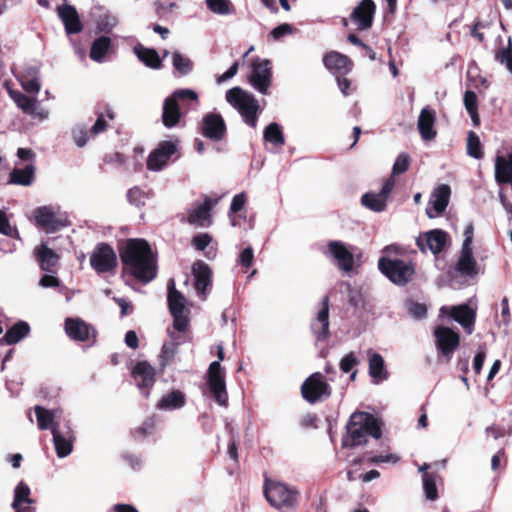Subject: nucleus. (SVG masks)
<instances>
[{
  "instance_id": "1",
  "label": "nucleus",
  "mask_w": 512,
  "mask_h": 512,
  "mask_svg": "<svg viewBox=\"0 0 512 512\" xmlns=\"http://www.w3.org/2000/svg\"><path fill=\"white\" fill-rule=\"evenodd\" d=\"M119 255L125 273L146 284L157 275V260L149 243L140 238L121 243Z\"/></svg>"
},
{
  "instance_id": "2",
  "label": "nucleus",
  "mask_w": 512,
  "mask_h": 512,
  "mask_svg": "<svg viewBox=\"0 0 512 512\" xmlns=\"http://www.w3.org/2000/svg\"><path fill=\"white\" fill-rule=\"evenodd\" d=\"M346 428L347 436L343 439L345 447L361 446L368 442L369 437L378 440L382 435L381 422L367 412L353 413Z\"/></svg>"
},
{
  "instance_id": "3",
  "label": "nucleus",
  "mask_w": 512,
  "mask_h": 512,
  "mask_svg": "<svg viewBox=\"0 0 512 512\" xmlns=\"http://www.w3.org/2000/svg\"><path fill=\"white\" fill-rule=\"evenodd\" d=\"M299 492L284 482L266 480L264 484V496L268 503L280 510L288 511L296 507Z\"/></svg>"
},
{
  "instance_id": "4",
  "label": "nucleus",
  "mask_w": 512,
  "mask_h": 512,
  "mask_svg": "<svg viewBox=\"0 0 512 512\" xmlns=\"http://www.w3.org/2000/svg\"><path fill=\"white\" fill-rule=\"evenodd\" d=\"M226 100L239 112L247 125L252 128L257 126L259 103L254 95L240 87H233L226 92Z\"/></svg>"
},
{
  "instance_id": "5",
  "label": "nucleus",
  "mask_w": 512,
  "mask_h": 512,
  "mask_svg": "<svg viewBox=\"0 0 512 512\" xmlns=\"http://www.w3.org/2000/svg\"><path fill=\"white\" fill-rule=\"evenodd\" d=\"M378 269L392 283L404 286L411 281L415 269L411 261L389 256H381L378 260Z\"/></svg>"
},
{
  "instance_id": "6",
  "label": "nucleus",
  "mask_w": 512,
  "mask_h": 512,
  "mask_svg": "<svg viewBox=\"0 0 512 512\" xmlns=\"http://www.w3.org/2000/svg\"><path fill=\"white\" fill-rule=\"evenodd\" d=\"M218 361H213L207 371V385L216 403L226 407L228 405V393L226 389L225 371L220 361L224 359L223 346L218 345Z\"/></svg>"
},
{
  "instance_id": "7",
  "label": "nucleus",
  "mask_w": 512,
  "mask_h": 512,
  "mask_svg": "<svg viewBox=\"0 0 512 512\" xmlns=\"http://www.w3.org/2000/svg\"><path fill=\"white\" fill-rule=\"evenodd\" d=\"M33 217L36 225L46 233H54L69 225L66 215L58 207L40 206L33 211Z\"/></svg>"
},
{
  "instance_id": "8",
  "label": "nucleus",
  "mask_w": 512,
  "mask_h": 512,
  "mask_svg": "<svg viewBox=\"0 0 512 512\" xmlns=\"http://www.w3.org/2000/svg\"><path fill=\"white\" fill-rule=\"evenodd\" d=\"M301 393L307 402L314 404L328 399L331 395V387L326 382L323 374L316 372L303 382Z\"/></svg>"
},
{
  "instance_id": "9",
  "label": "nucleus",
  "mask_w": 512,
  "mask_h": 512,
  "mask_svg": "<svg viewBox=\"0 0 512 512\" xmlns=\"http://www.w3.org/2000/svg\"><path fill=\"white\" fill-rule=\"evenodd\" d=\"M178 147L179 139L176 137L160 141L147 158V169L154 172L163 170L170 158L178 151Z\"/></svg>"
},
{
  "instance_id": "10",
  "label": "nucleus",
  "mask_w": 512,
  "mask_h": 512,
  "mask_svg": "<svg viewBox=\"0 0 512 512\" xmlns=\"http://www.w3.org/2000/svg\"><path fill=\"white\" fill-rule=\"evenodd\" d=\"M168 305L173 316L174 328L185 331L188 326L186 299L183 294L176 290L174 280H170L168 284Z\"/></svg>"
},
{
  "instance_id": "11",
  "label": "nucleus",
  "mask_w": 512,
  "mask_h": 512,
  "mask_svg": "<svg viewBox=\"0 0 512 512\" xmlns=\"http://www.w3.org/2000/svg\"><path fill=\"white\" fill-rule=\"evenodd\" d=\"M271 63L267 59L255 58L251 62L249 82L253 88L263 95L269 93L272 71Z\"/></svg>"
},
{
  "instance_id": "12",
  "label": "nucleus",
  "mask_w": 512,
  "mask_h": 512,
  "mask_svg": "<svg viewBox=\"0 0 512 512\" xmlns=\"http://www.w3.org/2000/svg\"><path fill=\"white\" fill-rule=\"evenodd\" d=\"M433 334L438 352L449 362L459 347V334L451 328L441 325L435 327Z\"/></svg>"
},
{
  "instance_id": "13",
  "label": "nucleus",
  "mask_w": 512,
  "mask_h": 512,
  "mask_svg": "<svg viewBox=\"0 0 512 512\" xmlns=\"http://www.w3.org/2000/svg\"><path fill=\"white\" fill-rule=\"evenodd\" d=\"M395 179L393 175L383 181L379 192H367L361 197V203L367 209L374 212H383L387 207V200L394 189Z\"/></svg>"
},
{
  "instance_id": "14",
  "label": "nucleus",
  "mask_w": 512,
  "mask_h": 512,
  "mask_svg": "<svg viewBox=\"0 0 512 512\" xmlns=\"http://www.w3.org/2000/svg\"><path fill=\"white\" fill-rule=\"evenodd\" d=\"M52 436L55 451L59 458H65L72 453L76 437L69 420L63 419V425L54 428Z\"/></svg>"
},
{
  "instance_id": "15",
  "label": "nucleus",
  "mask_w": 512,
  "mask_h": 512,
  "mask_svg": "<svg viewBox=\"0 0 512 512\" xmlns=\"http://www.w3.org/2000/svg\"><path fill=\"white\" fill-rule=\"evenodd\" d=\"M327 248L337 267L349 274L354 267V247L342 241L331 240L328 242Z\"/></svg>"
},
{
  "instance_id": "16",
  "label": "nucleus",
  "mask_w": 512,
  "mask_h": 512,
  "mask_svg": "<svg viewBox=\"0 0 512 512\" xmlns=\"http://www.w3.org/2000/svg\"><path fill=\"white\" fill-rule=\"evenodd\" d=\"M90 265L99 274L112 271L117 265L115 251L106 243L98 244L90 256Z\"/></svg>"
},
{
  "instance_id": "17",
  "label": "nucleus",
  "mask_w": 512,
  "mask_h": 512,
  "mask_svg": "<svg viewBox=\"0 0 512 512\" xmlns=\"http://www.w3.org/2000/svg\"><path fill=\"white\" fill-rule=\"evenodd\" d=\"M449 241L447 232L441 229H433L420 234L416 238V245L421 252L431 251L433 254H438L444 250Z\"/></svg>"
},
{
  "instance_id": "18",
  "label": "nucleus",
  "mask_w": 512,
  "mask_h": 512,
  "mask_svg": "<svg viewBox=\"0 0 512 512\" xmlns=\"http://www.w3.org/2000/svg\"><path fill=\"white\" fill-rule=\"evenodd\" d=\"M9 94L15 104L26 114L36 118L39 121H45L49 118V110L41 107L39 101L34 97H29L19 91H9Z\"/></svg>"
},
{
  "instance_id": "19",
  "label": "nucleus",
  "mask_w": 512,
  "mask_h": 512,
  "mask_svg": "<svg viewBox=\"0 0 512 512\" xmlns=\"http://www.w3.org/2000/svg\"><path fill=\"white\" fill-rule=\"evenodd\" d=\"M201 132L204 137L219 142L226 134V124L219 113H207L201 122Z\"/></svg>"
},
{
  "instance_id": "20",
  "label": "nucleus",
  "mask_w": 512,
  "mask_h": 512,
  "mask_svg": "<svg viewBox=\"0 0 512 512\" xmlns=\"http://www.w3.org/2000/svg\"><path fill=\"white\" fill-rule=\"evenodd\" d=\"M451 195V189L446 184L437 186L431 193L430 200L426 208V214L429 218H436L446 210Z\"/></svg>"
},
{
  "instance_id": "21",
  "label": "nucleus",
  "mask_w": 512,
  "mask_h": 512,
  "mask_svg": "<svg viewBox=\"0 0 512 512\" xmlns=\"http://www.w3.org/2000/svg\"><path fill=\"white\" fill-rule=\"evenodd\" d=\"M329 298L324 296L321 307L311 322V330L317 341H324L329 336Z\"/></svg>"
},
{
  "instance_id": "22",
  "label": "nucleus",
  "mask_w": 512,
  "mask_h": 512,
  "mask_svg": "<svg viewBox=\"0 0 512 512\" xmlns=\"http://www.w3.org/2000/svg\"><path fill=\"white\" fill-rule=\"evenodd\" d=\"M132 376L141 393L148 397L149 389L155 382L154 368L146 361L138 362L132 370Z\"/></svg>"
},
{
  "instance_id": "23",
  "label": "nucleus",
  "mask_w": 512,
  "mask_h": 512,
  "mask_svg": "<svg viewBox=\"0 0 512 512\" xmlns=\"http://www.w3.org/2000/svg\"><path fill=\"white\" fill-rule=\"evenodd\" d=\"M22 88L27 93L37 94L41 89L40 67L36 64H26L16 74Z\"/></svg>"
},
{
  "instance_id": "24",
  "label": "nucleus",
  "mask_w": 512,
  "mask_h": 512,
  "mask_svg": "<svg viewBox=\"0 0 512 512\" xmlns=\"http://www.w3.org/2000/svg\"><path fill=\"white\" fill-rule=\"evenodd\" d=\"M441 313L449 312L451 318L458 322L468 334L473 332L476 312L470 308L467 304H461L458 306L442 307Z\"/></svg>"
},
{
  "instance_id": "25",
  "label": "nucleus",
  "mask_w": 512,
  "mask_h": 512,
  "mask_svg": "<svg viewBox=\"0 0 512 512\" xmlns=\"http://www.w3.org/2000/svg\"><path fill=\"white\" fill-rule=\"evenodd\" d=\"M436 113L429 107H424L419 114L417 128L423 141H432L437 136L435 128Z\"/></svg>"
},
{
  "instance_id": "26",
  "label": "nucleus",
  "mask_w": 512,
  "mask_h": 512,
  "mask_svg": "<svg viewBox=\"0 0 512 512\" xmlns=\"http://www.w3.org/2000/svg\"><path fill=\"white\" fill-rule=\"evenodd\" d=\"M375 9L376 7L373 0H362L358 6L354 8L350 19L359 29L366 30L372 25Z\"/></svg>"
},
{
  "instance_id": "27",
  "label": "nucleus",
  "mask_w": 512,
  "mask_h": 512,
  "mask_svg": "<svg viewBox=\"0 0 512 512\" xmlns=\"http://www.w3.org/2000/svg\"><path fill=\"white\" fill-rule=\"evenodd\" d=\"M11 506L15 512H35V500L31 498L30 487L25 482L16 485Z\"/></svg>"
},
{
  "instance_id": "28",
  "label": "nucleus",
  "mask_w": 512,
  "mask_h": 512,
  "mask_svg": "<svg viewBox=\"0 0 512 512\" xmlns=\"http://www.w3.org/2000/svg\"><path fill=\"white\" fill-rule=\"evenodd\" d=\"M192 273L195 279V290L198 296L205 299L211 287L212 272L206 263L198 261L193 264Z\"/></svg>"
},
{
  "instance_id": "29",
  "label": "nucleus",
  "mask_w": 512,
  "mask_h": 512,
  "mask_svg": "<svg viewBox=\"0 0 512 512\" xmlns=\"http://www.w3.org/2000/svg\"><path fill=\"white\" fill-rule=\"evenodd\" d=\"M34 411L36 414L37 425L40 430H50L51 433H53L54 428L63 425V421H61V409L49 410L42 406H35Z\"/></svg>"
},
{
  "instance_id": "30",
  "label": "nucleus",
  "mask_w": 512,
  "mask_h": 512,
  "mask_svg": "<svg viewBox=\"0 0 512 512\" xmlns=\"http://www.w3.org/2000/svg\"><path fill=\"white\" fill-rule=\"evenodd\" d=\"M65 332L74 341L84 342L94 336V329L80 318H67Z\"/></svg>"
},
{
  "instance_id": "31",
  "label": "nucleus",
  "mask_w": 512,
  "mask_h": 512,
  "mask_svg": "<svg viewBox=\"0 0 512 512\" xmlns=\"http://www.w3.org/2000/svg\"><path fill=\"white\" fill-rule=\"evenodd\" d=\"M325 67L334 75H346L352 69V61L345 55L331 51L323 58Z\"/></svg>"
},
{
  "instance_id": "32",
  "label": "nucleus",
  "mask_w": 512,
  "mask_h": 512,
  "mask_svg": "<svg viewBox=\"0 0 512 512\" xmlns=\"http://www.w3.org/2000/svg\"><path fill=\"white\" fill-rule=\"evenodd\" d=\"M456 271L464 277L474 278L478 275V266L472 248H461Z\"/></svg>"
},
{
  "instance_id": "33",
  "label": "nucleus",
  "mask_w": 512,
  "mask_h": 512,
  "mask_svg": "<svg viewBox=\"0 0 512 512\" xmlns=\"http://www.w3.org/2000/svg\"><path fill=\"white\" fill-rule=\"evenodd\" d=\"M34 256L42 271L52 273L56 267L59 256L45 243H41L33 250Z\"/></svg>"
},
{
  "instance_id": "34",
  "label": "nucleus",
  "mask_w": 512,
  "mask_h": 512,
  "mask_svg": "<svg viewBox=\"0 0 512 512\" xmlns=\"http://www.w3.org/2000/svg\"><path fill=\"white\" fill-rule=\"evenodd\" d=\"M58 15L68 34H76L82 31V24L75 7L68 4L62 5L58 7Z\"/></svg>"
},
{
  "instance_id": "35",
  "label": "nucleus",
  "mask_w": 512,
  "mask_h": 512,
  "mask_svg": "<svg viewBox=\"0 0 512 512\" xmlns=\"http://www.w3.org/2000/svg\"><path fill=\"white\" fill-rule=\"evenodd\" d=\"M495 180L498 184L512 185V153L495 158Z\"/></svg>"
},
{
  "instance_id": "36",
  "label": "nucleus",
  "mask_w": 512,
  "mask_h": 512,
  "mask_svg": "<svg viewBox=\"0 0 512 512\" xmlns=\"http://www.w3.org/2000/svg\"><path fill=\"white\" fill-rule=\"evenodd\" d=\"M185 404L186 395L180 390H172L161 397L156 407L163 411H174L181 409Z\"/></svg>"
},
{
  "instance_id": "37",
  "label": "nucleus",
  "mask_w": 512,
  "mask_h": 512,
  "mask_svg": "<svg viewBox=\"0 0 512 512\" xmlns=\"http://www.w3.org/2000/svg\"><path fill=\"white\" fill-rule=\"evenodd\" d=\"M181 118V111L174 98L167 97L163 102L162 120L167 128L176 126Z\"/></svg>"
},
{
  "instance_id": "38",
  "label": "nucleus",
  "mask_w": 512,
  "mask_h": 512,
  "mask_svg": "<svg viewBox=\"0 0 512 512\" xmlns=\"http://www.w3.org/2000/svg\"><path fill=\"white\" fill-rule=\"evenodd\" d=\"M369 375L375 384L388 378L384 359L379 353L369 352Z\"/></svg>"
},
{
  "instance_id": "39",
  "label": "nucleus",
  "mask_w": 512,
  "mask_h": 512,
  "mask_svg": "<svg viewBox=\"0 0 512 512\" xmlns=\"http://www.w3.org/2000/svg\"><path fill=\"white\" fill-rule=\"evenodd\" d=\"M133 50L138 59L147 67L152 69H160L162 67V59L155 49L146 48L138 44Z\"/></svg>"
},
{
  "instance_id": "40",
  "label": "nucleus",
  "mask_w": 512,
  "mask_h": 512,
  "mask_svg": "<svg viewBox=\"0 0 512 512\" xmlns=\"http://www.w3.org/2000/svg\"><path fill=\"white\" fill-rule=\"evenodd\" d=\"M212 202L206 199L202 204L196 207L189 215L188 221L190 224L206 227L210 224V210Z\"/></svg>"
},
{
  "instance_id": "41",
  "label": "nucleus",
  "mask_w": 512,
  "mask_h": 512,
  "mask_svg": "<svg viewBox=\"0 0 512 512\" xmlns=\"http://www.w3.org/2000/svg\"><path fill=\"white\" fill-rule=\"evenodd\" d=\"M35 178V167L28 164L24 168H14L10 173L9 183L30 186Z\"/></svg>"
},
{
  "instance_id": "42",
  "label": "nucleus",
  "mask_w": 512,
  "mask_h": 512,
  "mask_svg": "<svg viewBox=\"0 0 512 512\" xmlns=\"http://www.w3.org/2000/svg\"><path fill=\"white\" fill-rule=\"evenodd\" d=\"M111 44V39L108 36L96 38L91 45L90 58L95 62L102 63L111 49Z\"/></svg>"
},
{
  "instance_id": "43",
  "label": "nucleus",
  "mask_w": 512,
  "mask_h": 512,
  "mask_svg": "<svg viewBox=\"0 0 512 512\" xmlns=\"http://www.w3.org/2000/svg\"><path fill=\"white\" fill-rule=\"evenodd\" d=\"M263 139L265 142L270 143L275 147H281L285 144L282 127L276 122L270 123L264 129Z\"/></svg>"
},
{
  "instance_id": "44",
  "label": "nucleus",
  "mask_w": 512,
  "mask_h": 512,
  "mask_svg": "<svg viewBox=\"0 0 512 512\" xmlns=\"http://www.w3.org/2000/svg\"><path fill=\"white\" fill-rule=\"evenodd\" d=\"M29 332V325L24 321H20L7 330L4 340L9 345L16 344L25 338Z\"/></svg>"
},
{
  "instance_id": "45",
  "label": "nucleus",
  "mask_w": 512,
  "mask_h": 512,
  "mask_svg": "<svg viewBox=\"0 0 512 512\" xmlns=\"http://www.w3.org/2000/svg\"><path fill=\"white\" fill-rule=\"evenodd\" d=\"M172 65L181 75H188L193 70L192 60L178 51L172 54Z\"/></svg>"
},
{
  "instance_id": "46",
  "label": "nucleus",
  "mask_w": 512,
  "mask_h": 512,
  "mask_svg": "<svg viewBox=\"0 0 512 512\" xmlns=\"http://www.w3.org/2000/svg\"><path fill=\"white\" fill-rule=\"evenodd\" d=\"M467 154L475 159H481L484 156L480 138L473 131H469L467 135Z\"/></svg>"
},
{
  "instance_id": "47",
  "label": "nucleus",
  "mask_w": 512,
  "mask_h": 512,
  "mask_svg": "<svg viewBox=\"0 0 512 512\" xmlns=\"http://www.w3.org/2000/svg\"><path fill=\"white\" fill-rule=\"evenodd\" d=\"M437 476L432 473L425 472L423 474V489L425 496L428 500L434 501L438 497V491L436 486Z\"/></svg>"
},
{
  "instance_id": "48",
  "label": "nucleus",
  "mask_w": 512,
  "mask_h": 512,
  "mask_svg": "<svg viewBox=\"0 0 512 512\" xmlns=\"http://www.w3.org/2000/svg\"><path fill=\"white\" fill-rule=\"evenodd\" d=\"M210 11L218 15H229L234 11L230 0H206Z\"/></svg>"
},
{
  "instance_id": "49",
  "label": "nucleus",
  "mask_w": 512,
  "mask_h": 512,
  "mask_svg": "<svg viewBox=\"0 0 512 512\" xmlns=\"http://www.w3.org/2000/svg\"><path fill=\"white\" fill-rule=\"evenodd\" d=\"M495 59L505 65L507 70L512 74V40L509 37L506 47H502L495 53Z\"/></svg>"
},
{
  "instance_id": "50",
  "label": "nucleus",
  "mask_w": 512,
  "mask_h": 512,
  "mask_svg": "<svg viewBox=\"0 0 512 512\" xmlns=\"http://www.w3.org/2000/svg\"><path fill=\"white\" fill-rule=\"evenodd\" d=\"M0 233L20 240V234L16 226H12L5 211L0 210Z\"/></svg>"
},
{
  "instance_id": "51",
  "label": "nucleus",
  "mask_w": 512,
  "mask_h": 512,
  "mask_svg": "<svg viewBox=\"0 0 512 512\" xmlns=\"http://www.w3.org/2000/svg\"><path fill=\"white\" fill-rule=\"evenodd\" d=\"M127 199L130 204L140 207L145 204L147 194L139 187H133L128 190Z\"/></svg>"
},
{
  "instance_id": "52",
  "label": "nucleus",
  "mask_w": 512,
  "mask_h": 512,
  "mask_svg": "<svg viewBox=\"0 0 512 512\" xmlns=\"http://www.w3.org/2000/svg\"><path fill=\"white\" fill-rule=\"evenodd\" d=\"M72 137L77 147L82 148L88 142V131L84 126H76L72 129Z\"/></svg>"
},
{
  "instance_id": "53",
  "label": "nucleus",
  "mask_w": 512,
  "mask_h": 512,
  "mask_svg": "<svg viewBox=\"0 0 512 512\" xmlns=\"http://www.w3.org/2000/svg\"><path fill=\"white\" fill-rule=\"evenodd\" d=\"M407 310L410 316L420 320L426 317L427 308L424 304L410 301L407 303Z\"/></svg>"
},
{
  "instance_id": "54",
  "label": "nucleus",
  "mask_w": 512,
  "mask_h": 512,
  "mask_svg": "<svg viewBox=\"0 0 512 512\" xmlns=\"http://www.w3.org/2000/svg\"><path fill=\"white\" fill-rule=\"evenodd\" d=\"M409 156L406 153H401L396 158V161L392 168L393 175H399L404 173L409 167Z\"/></svg>"
},
{
  "instance_id": "55",
  "label": "nucleus",
  "mask_w": 512,
  "mask_h": 512,
  "mask_svg": "<svg viewBox=\"0 0 512 512\" xmlns=\"http://www.w3.org/2000/svg\"><path fill=\"white\" fill-rule=\"evenodd\" d=\"M170 97L174 98L177 103L178 100H198V94L192 89H178Z\"/></svg>"
},
{
  "instance_id": "56",
  "label": "nucleus",
  "mask_w": 512,
  "mask_h": 512,
  "mask_svg": "<svg viewBox=\"0 0 512 512\" xmlns=\"http://www.w3.org/2000/svg\"><path fill=\"white\" fill-rule=\"evenodd\" d=\"M178 344L170 341H166L162 347V359L165 363L172 361L177 353Z\"/></svg>"
},
{
  "instance_id": "57",
  "label": "nucleus",
  "mask_w": 512,
  "mask_h": 512,
  "mask_svg": "<svg viewBox=\"0 0 512 512\" xmlns=\"http://www.w3.org/2000/svg\"><path fill=\"white\" fill-rule=\"evenodd\" d=\"M247 196L245 192L236 194L231 201L230 213H237L241 211L246 203Z\"/></svg>"
},
{
  "instance_id": "58",
  "label": "nucleus",
  "mask_w": 512,
  "mask_h": 512,
  "mask_svg": "<svg viewBox=\"0 0 512 512\" xmlns=\"http://www.w3.org/2000/svg\"><path fill=\"white\" fill-rule=\"evenodd\" d=\"M253 259H254V252H253V249L251 247H246L239 255L238 257V260L237 262L245 267V268H249L252 263H253Z\"/></svg>"
},
{
  "instance_id": "59",
  "label": "nucleus",
  "mask_w": 512,
  "mask_h": 512,
  "mask_svg": "<svg viewBox=\"0 0 512 512\" xmlns=\"http://www.w3.org/2000/svg\"><path fill=\"white\" fill-rule=\"evenodd\" d=\"M358 361L354 355V353H349L344 356L340 361V369L343 373H348L352 370V368L357 365Z\"/></svg>"
},
{
  "instance_id": "60",
  "label": "nucleus",
  "mask_w": 512,
  "mask_h": 512,
  "mask_svg": "<svg viewBox=\"0 0 512 512\" xmlns=\"http://www.w3.org/2000/svg\"><path fill=\"white\" fill-rule=\"evenodd\" d=\"M463 101L467 112L478 109L477 96L473 91H466Z\"/></svg>"
},
{
  "instance_id": "61",
  "label": "nucleus",
  "mask_w": 512,
  "mask_h": 512,
  "mask_svg": "<svg viewBox=\"0 0 512 512\" xmlns=\"http://www.w3.org/2000/svg\"><path fill=\"white\" fill-rule=\"evenodd\" d=\"M212 238L209 234L203 233L196 235L193 238V244L197 250L204 251L205 248L210 244Z\"/></svg>"
},
{
  "instance_id": "62",
  "label": "nucleus",
  "mask_w": 512,
  "mask_h": 512,
  "mask_svg": "<svg viewBox=\"0 0 512 512\" xmlns=\"http://www.w3.org/2000/svg\"><path fill=\"white\" fill-rule=\"evenodd\" d=\"M107 128V121L104 114H99L94 125L90 128V133L94 136L104 132Z\"/></svg>"
},
{
  "instance_id": "63",
  "label": "nucleus",
  "mask_w": 512,
  "mask_h": 512,
  "mask_svg": "<svg viewBox=\"0 0 512 512\" xmlns=\"http://www.w3.org/2000/svg\"><path fill=\"white\" fill-rule=\"evenodd\" d=\"M117 24V17L114 15L107 14L103 17L99 26L101 30L110 32Z\"/></svg>"
},
{
  "instance_id": "64",
  "label": "nucleus",
  "mask_w": 512,
  "mask_h": 512,
  "mask_svg": "<svg viewBox=\"0 0 512 512\" xmlns=\"http://www.w3.org/2000/svg\"><path fill=\"white\" fill-rule=\"evenodd\" d=\"M292 33V27L285 23V24H281V25H278L277 27H275L272 31H271V35L272 37L275 39V40H278L280 39L281 37L285 36V35H289Z\"/></svg>"
}]
</instances>
